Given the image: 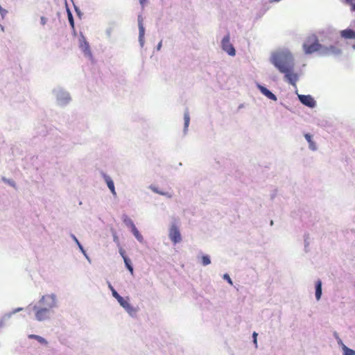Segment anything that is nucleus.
Instances as JSON below:
<instances>
[{"mask_svg": "<svg viewBox=\"0 0 355 355\" xmlns=\"http://www.w3.org/2000/svg\"><path fill=\"white\" fill-rule=\"evenodd\" d=\"M169 238L171 241L176 244L180 243L182 240L180 232L175 225H172L169 230Z\"/></svg>", "mask_w": 355, "mask_h": 355, "instance_id": "39448f33", "label": "nucleus"}, {"mask_svg": "<svg viewBox=\"0 0 355 355\" xmlns=\"http://www.w3.org/2000/svg\"><path fill=\"white\" fill-rule=\"evenodd\" d=\"M80 48L81 49V50L85 55H92L89 43L86 41L84 37H82V38L80 40Z\"/></svg>", "mask_w": 355, "mask_h": 355, "instance_id": "0eeeda50", "label": "nucleus"}, {"mask_svg": "<svg viewBox=\"0 0 355 355\" xmlns=\"http://www.w3.org/2000/svg\"><path fill=\"white\" fill-rule=\"evenodd\" d=\"M184 127L187 128L189 126V121H190V117H189V114H184Z\"/></svg>", "mask_w": 355, "mask_h": 355, "instance_id": "412c9836", "label": "nucleus"}, {"mask_svg": "<svg viewBox=\"0 0 355 355\" xmlns=\"http://www.w3.org/2000/svg\"><path fill=\"white\" fill-rule=\"evenodd\" d=\"M67 17L69 21V24L73 29H74V21L73 18L72 13L69 10V9H67Z\"/></svg>", "mask_w": 355, "mask_h": 355, "instance_id": "6ab92c4d", "label": "nucleus"}, {"mask_svg": "<svg viewBox=\"0 0 355 355\" xmlns=\"http://www.w3.org/2000/svg\"><path fill=\"white\" fill-rule=\"evenodd\" d=\"M123 221L128 227H130V229L135 226L132 219L128 216H123Z\"/></svg>", "mask_w": 355, "mask_h": 355, "instance_id": "a211bd4d", "label": "nucleus"}, {"mask_svg": "<svg viewBox=\"0 0 355 355\" xmlns=\"http://www.w3.org/2000/svg\"><path fill=\"white\" fill-rule=\"evenodd\" d=\"M28 338L35 339L39 343L44 344V345H47V343H48L47 341L44 338H42L40 336H37V335L31 334L28 336Z\"/></svg>", "mask_w": 355, "mask_h": 355, "instance_id": "dca6fc26", "label": "nucleus"}, {"mask_svg": "<svg viewBox=\"0 0 355 355\" xmlns=\"http://www.w3.org/2000/svg\"><path fill=\"white\" fill-rule=\"evenodd\" d=\"M40 303L44 307H41L37 309L35 313V317L37 320L42 321L49 318L50 309L55 305V295H44L40 300Z\"/></svg>", "mask_w": 355, "mask_h": 355, "instance_id": "7ed1b4c3", "label": "nucleus"}, {"mask_svg": "<svg viewBox=\"0 0 355 355\" xmlns=\"http://www.w3.org/2000/svg\"><path fill=\"white\" fill-rule=\"evenodd\" d=\"M0 13L2 16V17H4L5 15L7 14V10L3 9L1 6H0Z\"/></svg>", "mask_w": 355, "mask_h": 355, "instance_id": "4be33fe9", "label": "nucleus"}, {"mask_svg": "<svg viewBox=\"0 0 355 355\" xmlns=\"http://www.w3.org/2000/svg\"><path fill=\"white\" fill-rule=\"evenodd\" d=\"M131 231L135 238L140 242L142 243L144 241V238L142 235L139 233V230L137 229L136 226L131 228Z\"/></svg>", "mask_w": 355, "mask_h": 355, "instance_id": "2eb2a0df", "label": "nucleus"}, {"mask_svg": "<svg viewBox=\"0 0 355 355\" xmlns=\"http://www.w3.org/2000/svg\"><path fill=\"white\" fill-rule=\"evenodd\" d=\"M146 0H139V2L141 4H144L146 2Z\"/></svg>", "mask_w": 355, "mask_h": 355, "instance_id": "2f4dec72", "label": "nucleus"}, {"mask_svg": "<svg viewBox=\"0 0 355 355\" xmlns=\"http://www.w3.org/2000/svg\"><path fill=\"white\" fill-rule=\"evenodd\" d=\"M304 137L306 139V141L309 142V148L312 150H316V145L313 142V141L312 140V136L307 133V134H305L304 135Z\"/></svg>", "mask_w": 355, "mask_h": 355, "instance_id": "4468645a", "label": "nucleus"}, {"mask_svg": "<svg viewBox=\"0 0 355 355\" xmlns=\"http://www.w3.org/2000/svg\"><path fill=\"white\" fill-rule=\"evenodd\" d=\"M280 0H269V2L270 3H273V2H278Z\"/></svg>", "mask_w": 355, "mask_h": 355, "instance_id": "7c9ffc66", "label": "nucleus"}, {"mask_svg": "<svg viewBox=\"0 0 355 355\" xmlns=\"http://www.w3.org/2000/svg\"><path fill=\"white\" fill-rule=\"evenodd\" d=\"M257 334L256 332H254L253 333V338H254V343H257Z\"/></svg>", "mask_w": 355, "mask_h": 355, "instance_id": "cd10ccee", "label": "nucleus"}, {"mask_svg": "<svg viewBox=\"0 0 355 355\" xmlns=\"http://www.w3.org/2000/svg\"><path fill=\"white\" fill-rule=\"evenodd\" d=\"M258 87H259V90L261 91V92L263 95H265L266 97H268L269 99L272 100V101H277L276 96L272 92L269 91L267 88H266L265 87H263L262 85H259Z\"/></svg>", "mask_w": 355, "mask_h": 355, "instance_id": "6e6552de", "label": "nucleus"}, {"mask_svg": "<svg viewBox=\"0 0 355 355\" xmlns=\"http://www.w3.org/2000/svg\"><path fill=\"white\" fill-rule=\"evenodd\" d=\"M271 61L279 72L284 74L286 80L295 86L298 80V75L294 72L295 64L292 54L288 51L278 52L272 55Z\"/></svg>", "mask_w": 355, "mask_h": 355, "instance_id": "f257e3e1", "label": "nucleus"}, {"mask_svg": "<svg viewBox=\"0 0 355 355\" xmlns=\"http://www.w3.org/2000/svg\"><path fill=\"white\" fill-rule=\"evenodd\" d=\"M112 292V295L117 300L118 298H119L121 297V295L115 291V290H113Z\"/></svg>", "mask_w": 355, "mask_h": 355, "instance_id": "a878e982", "label": "nucleus"}, {"mask_svg": "<svg viewBox=\"0 0 355 355\" xmlns=\"http://www.w3.org/2000/svg\"><path fill=\"white\" fill-rule=\"evenodd\" d=\"M41 24L44 26L47 22V19L44 17H41L40 18Z\"/></svg>", "mask_w": 355, "mask_h": 355, "instance_id": "bb28decb", "label": "nucleus"}, {"mask_svg": "<svg viewBox=\"0 0 355 355\" xmlns=\"http://www.w3.org/2000/svg\"><path fill=\"white\" fill-rule=\"evenodd\" d=\"M322 295V282L320 280H318L315 284V297L317 300H319Z\"/></svg>", "mask_w": 355, "mask_h": 355, "instance_id": "ddd939ff", "label": "nucleus"}, {"mask_svg": "<svg viewBox=\"0 0 355 355\" xmlns=\"http://www.w3.org/2000/svg\"><path fill=\"white\" fill-rule=\"evenodd\" d=\"M353 48L355 49V45L353 46Z\"/></svg>", "mask_w": 355, "mask_h": 355, "instance_id": "f704fd0d", "label": "nucleus"}, {"mask_svg": "<svg viewBox=\"0 0 355 355\" xmlns=\"http://www.w3.org/2000/svg\"><path fill=\"white\" fill-rule=\"evenodd\" d=\"M341 36L347 39H354L355 31L352 29H345L341 31Z\"/></svg>", "mask_w": 355, "mask_h": 355, "instance_id": "1a4fd4ad", "label": "nucleus"}, {"mask_svg": "<svg viewBox=\"0 0 355 355\" xmlns=\"http://www.w3.org/2000/svg\"><path fill=\"white\" fill-rule=\"evenodd\" d=\"M117 301L119 302L120 305L123 306L125 310L129 311L130 310L132 309V306L129 304V302L121 296L117 299Z\"/></svg>", "mask_w": 355, "mask_h": 355, "instance_id": "f8f14e48", "label": "nucleus"}, {"mask_svg": "<svg viewBox=\"0 0 355 355\" xmlns=\"http://www.w3.org/2000/svg\"><path fill=\"white\" fill-rule=\"evenodd\" d=\"M109 287H110V288L111 289L112 291H113V290H114L111 284H109Z\"/></svg>", "mask_w": 355, "mask_h": 355, "instance_id": "473e14b6", "label": "nucleus"}, {"mask_svg": "<svg viewBox=\"0 0 355 355\" xmlns=\"http://www.w3.org/2000/svg\"><path fill=\"white\" fill-rule=\"evenodd\" d=\"M224 279H226L229 284H230L231 285H232V281L231 279V278L230 277V276L227 275V274H225L224 275Z\"/></svg>", "mask_w": 355, "mask_h": 355, "instance_id": "393cba45", "label": "nucleus"}, {"mask_svg": "<svg viewBox=\"0 0 355 355\" xmlns=\"http://www.w3.org/2000/svg\"><path fill=\"white\" fill-rule=\"evenodd\" d=\"M342 348L343 350V354L344 355H355V351L347 347L344 344H342Z\"/></svg>", "mask_w": 355, "mask_h": 355, "instance_id": "f3484780", "label": "nucleus"}, {"mask_svg": "<svg viewBox=\"0 0 355 355\" xmlns=\"http://www.w3.org/2000/svg\"><path fill=\"white\" fill-rule=\"evenodd\" d=\"M222 49L227 52L230 55L234 56L236 54V51L233 45L230 43V35H227L223 37L221 42Z\"/></svg>", "mask_w": 355, "mask_h": 355, "instance_id": "20e7f679", "label": "nucleus"}, {"mask_svg": "<svg viewBox=\"0 0 355 355\" xmlns=\"http://www.w3.org/2000/svg\"><path fill=\"white\" fill-rule=\"evenodd\" d=\"M73 239L74 240V241H76V243L78 244V247L80 248V249L84 252L83 250V248L82 247V245H80V243H79L78 240L76 239V237L75 236H73Z\"/></svg>", "mask_w": 355, "mask_h": 355, "instance_id": "b1692460", "label": "nucleus"}, {"mask_svg": "<svg viewBox=\"0 0 355 355\" xmlns=\"http://www.w3.org/2000/svg\"><path fill=\"white\" fill-rule=\"evenodd\" d=\"M104 178H105V180L107 183V185L108 188L110 189V190L111 191L112 193L114 196H116V193L115 191L114 184L112 180L107 175H105Z\"/></svg>", "mask_w": 355, "mask_h": 355, "instance_id": "9d476101", "label": "nucleus"}, {"mask_svg": "<svg viewBox=\"0 0 355 355\" xmlns=\"http://www.w3.org/2000/svg\"><path fill=\"white\" fill-rule=\"evenodd\" d=\"M161 46H162V43L160 42V43L159 44V45H158V49H159V48L161 47Z\"/></svg>", "mask_w": 355, "mask_h": 355, "instance_id": "72a5a7b5", "label": "nucleus"}, {"mask_svg": "<svg viewBox=\"0 0 355 355\" xmlns=\"http://www.w3.org/2000/svg\"><path fill=\"white\" fill-rule=\"evenodd\" d=\"M303 49L306 54H312L315 52L320 51V54L324 56L338 55L340 50L335 46H330L324 47L319 43L318 39L315 34L309 35L303 44Z\"/></svg>", "mask_w": 355, "mask_h": 355, "instance_id": "f03ea898", "label": "nucleus"}, {"mask_svg": "<svg viewBox=\"0 0 355 355\" xmlns=\"http://www.w3.org/2000/svg\"><path fill=\"white\" fill-rule=\"evenodd\" d=\"M120 253L123 258L126 268L128 269L130 273L133 275V268L131 265L130 260L125 255V252L121 250Z\"/></svg>", "mask_w": 355, "mask_h": 355, "instance_id": "9b49d317", "label": "nucleus"}, {"mask_svg": "<svg viewBox=\"0 0 355 355\" xmlns=\"http://www.w3.org/2000/svg\"><path fill=\"white\" fill-rule=\"evenodd\" d=\"M352 6V10L353 11H355V3H354V2L352 3V4H350Z\"/></svg>", "mask_w": 355, "mask_h": 355, "instance_id": "c85d7f7f", "label": "nucleus"}, {"mask_svg": "<svg viewBox=\"0 0 355 355\" xmlns=\"http://www.w3.org/2000/svg\"><path fill=\"white\" fill-rule=\"evenodd\" d=\"M144 33V28L143 27L141 26H140V35H142Z\"/></svg>", "mask_w": 355, "mask_h": 355, "instance_id": "c756f323", "label": "nucleus"}, {"mask_svg": "<svg viewBox=\"0 0 355 355\" xmlns=\"http://www.w3.org/2000/svg\"><path fill=\"white\" fill-rule=\"evenodd\" d=\"M202 263L204 266L209 265L211 263L209 256L204 255L202 257Z\"/></svg>", "mask_w": 355, "mask_h": 355, "instance_id": "aec40b11", "label": "nucleus"}, {"mask_svg": "<svg viewBox=\"0 0 355 355\" xmlns=\"http://www.w3.org/2000/svg\"><path fill=\"white\" fill-rule=\"evenodd\" d=\"M73 239L74 240V241H76V243L78 244V247L80 248V249L84 252L83 250V248L82 247V245H80V243H79L78 240L76 239V237L75 236H73Z\"/></svg>", "mask_w": 355, "mask_h": 355, "instance_id": "5701e85b", "label": "nucleus"}, {"mask_svg": "<svg viewBox=\"0 0 355 355\" xmlns=\"http://www.w3.org/2000/svg\"><path fill=\"white\" fill-rule=\"evenodd\" d=\"M299 99L303 105L311 108L314 107L316 105L315 101L310 95H300Z\"/></svg>", "mask_w": 355, "mask_h": 355, "instance_id": "423d86ee", "label": "nucleus"}]
</instances>
